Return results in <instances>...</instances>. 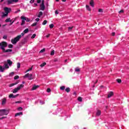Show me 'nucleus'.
<instances>
[{"label": "nucleus", "instance_id": "f257e3e1", "mask_svg": "<svg viewBox=\"0 0 129 129\" xmlns=\"http://www.w3.org/2000/svg\"><path fill=\"white\" fill-rule=\"evenodd\" d=\"M24 35H25V33L24 32L22 33L21 35H19L17 37H16L15 38H14V39H12L11 43H12L13 45H16V44H17V43H18V42L20 41V40L21 39V38H22V36H24Z\"/></svg>", "mask_w": 129, "mask_h": 129}, {"label": "nucleus", "instance_id": "f03ea898", "mask_svg": "<svg viewBox=\"0 0 129 129\" xmlns=\"http://www.w3.org/2000/svg\"><path fill=\"white\" fill-rule=\"evenodd\" d=\"M0 46L1 49L3 50V51H5V49L6 47H8V42L5 41H2L1 43H0Z\"/></svg>", "mask_w": 129, "mask_h": 129}, {"label": "nucleus", "instance_id": "7ed1b4c3", "mask_svg": "<svg viewBox=\"0 0 129 129\" xmlns=\"http://www.w3.org/2000/svg\"><path fill=\"white\" fill-rule=\"evenodd\" d=\"M9 114V110L6 109H0V115L3 116V115H8Z\"/></svg>", "mask_w": 129, "mask_h": 129}, {"label": "nucleus", "instance_id": "20e7f679", "mask_svg": "<svg viewBox=\"0 0 129 129\" xmlns=\"http://www.w3.org/2000/svg\"><path fill=\"white\" fill-rule=\"evenodd\" d=\"M23 87H24V85L21 84L19 87H17V88H16L13 90V93H17V92H18L21 88H23Z\"/></svg>", "mask_w": 129, "mask_h": 129}, {"label": "nucleus", "instance_id": "39448f33", "mask_svg": "<svg viewBox=\"0 0 129 129\" xmlns=\"http://www.w3.org/2000/svg\"><path fill=\"white\" fill-rule=\"evenodd\" d=\"M26 77H28V80H32V79H34V78H33V74L28 73L26 74L24 76V78H26Z\"/></svg>", "mask_w": 129, "mask_h": 129}, {"label": "nucleus", "instance_id": "423d86ee", "mask_svg": "<svg viewBox=\"0 0 129 129\" xmlns=\"http://www.w3.org/2000/svg\"><path fill=\"white\" fill-rule=\"evenodd\" d=\"M4 11H5L6 13L9 14V13H10L12 11V9L8 7H5L4 8Z\"/></svg>", "mask_w": 129, "mask_h": 129}, {"label": "nucleus", "instance_id": "0eeeda50", "mask_svg": "<svg viewBox=\"0 0 129 129\" xmlns=\"http://www.w3.org/2000/svg\"><path fill=\"white\" fill-rule=\"evenodd\" d=\"M17 96H19V94H17L16 95H14L13 94H11L9 95V98H16Z\"/></svg>", "mask_w": 129, "mask_h": 129}, {"label": "nucleus", "instance_id": "6e6552de", "mask_svg": "<svg viewBox=\"0 0 129 129\" xmlns=\"http://www.w3.org/2000/svg\"><path fill=\"white\" fill-rule=\"evenodd\" d=\"M40 11H44L45 10V4H41L40 5Z\"/></svg>", "mask_w": 129, "mask_h": 129}, {"label": "nucleus", "instance_id": "1a4fd4ad", "mask_svg": "<svg viewBox=\"0 0 129 129\" xmlns=\"http://www.w3.org/2000/svg\"><path fill=\"white\" fill-rule=\"evenodd\" d=\"M111 96H113V92L111 91L109 92V93L108 94V98H110V97H111Z\"/></svg>", "mask_w": 129, "mask_h": 129}, {"label": "nucleus", "instance_id": "9d476101", "mask_svg": "<svg viewBox=\"0 0 129 129\" xmlns=\"http://www.w3.org/2000/svg\"><path fill=\"white\" fill-rule=\"evenodd\" d=\"M22 20H25L26 22H29L30 21V19L27 17H25L24 16L21 17Z\"/></svg>", "mask_w": 129, "mask_h": 129}, {"label": "nucleus", "instance_id": "9b49d317", "mask_svg": "<svg viewBox=\"0 0 129 129\" xmlns=\"http://www.w3.org/2000/svg\"><path fill=\"white\" fill-rule=\"evenodd\" d=\"M3 52L4 53H9V52H13L12 49H7L6 50V48L5 49V50H3Z\"/></svg>", "mask_w": 129, "mask_h": 129}, {"label": "nucleus", "instance_id": "f8f14e48", "mask_svg": "<svg viewBox=\"0 0 129 129\" xmlns=\"http://www.w3.org/2000/svg\"><path fill=\"white\" fill-rule=\"evenodd\" d=\"M6 103H7V99L4 98L2 99V105H4Z\"/></svg>", "mask_w": 129, "mask_h": 129}, {"label": "nucleus", "instance_id": "ddd939ff", "mask_svg": "<svg viewBox=\"0 0 129 129\" xmlns=\"http://www.w3.org/2000/svg\"><path fill=\"white\" fill-rule=\"evenodd\" d=\"M90 6H91V7H92L93 8V7H94V1L93 0H91L90 2Z\"/></svg>", "mask_w": 129, "mask_h": 129}, {"label": "nucleus", "instance_id": "4468645a", "mask_svg": "<svg viewBox=\"0 0 129 129\" xmlns=\"http://www.w3.org/2000/svg\"><path fill=\"white\" fill-rule=\"evenodd\" d=\"M101 114V111H100V110H98L97 111V113H96V115L97 116H99V115H100Z\"/></svg>", "mask_w": 129, "mask_h": 129}, {"label": "nucleus", "instance_id": "2eb2a0df", "mask_svg": "<svg viewBox=\"0 0 129 129\" xmlns=\"http://www.w3.org/2000/svg\"><path fill=\"white\" fill-rule=\"evenodd\" d=\"M7 63L9 64V66L13 65V61H11V59L7 60Z\"/></svg>", "mask_w": 129, "mask_h": 129}, {"label": "nucleus", "instance_id": "dca6fc26", "mask_svg": "<svg viewBox=\"0 0 129 129\" xmlns=\"http://www.w3.org/2000/svg\"><path fill=\"white\" fill-rule=\"evenodd\" d=\"M19 83V82H17L15 83L11 84L9 85V87H12V86H15V85H17Z\"/></svg>", "mask_w": 129, "mask_h": 129}, {"label": "nucleus", "instance_id": "f3484780", "mask_svg": "<svg viewBox=\"0 0 129 129\" xmlns=\"http://www.w3.org/2000/svg\"><path fill=\"white\" fill-rule=\"evenodd\" d=\"M37 88H39V86L37 85V86H34L32 88V90H36V89H37Z\"/></svg>", "mask_w": 129, "mask_h": 129}, {"label": "nucleus", "instance_id": "a211bd4d", "mask_svg": "<svg viewBox=\"0 0 129 129\" xmlns=\"http://www.w3.org/2000/svg\"><path fill=\"white\" fill-rule=\"evenodd\" d=\"M23 115V112H18L16 114H15V116H19L20 115Z\"/></svg>", "mask_w": 129, "mask_h": 129}, {"label": "nucleus", "instance_id": "6ab92c4d", "mask_svg": "<svg viewBox=\"0 0 129 129\" xmlns=\"http://www.w3.org/2000/svg\"><path fill=\"white\" fill-rule=\"evenodd\" d=\"M5 68H3V66H0V71L1 72H4L5 71Z\"/></svg>", "mask_w": 129, "mask_h": 129}, {"label": "nucleus", "instance_id": "aec40b11", "mask_svg": "<svg viewBox=\"0 0 129 129\" xmlns=\"http://www.w3.org/2000/svg\"><path fill=\"white\" fill-rule=\"evenodd\" d=\"M41 16H43V12L42 11L39 12V14L38 15V18H41Z\"/></svg>", "mask_w": 129, "mask_h": 129}, {"label": "nucleus", "instance_id": "412c9836", "mask_svg": "<svg viewBox=\"0 0 129 129\" xmlns=\"http://www.w3.org/2000/svg\"><path fill=\"white\" fill-rule=\"evenodd\" d=\"M5 22L6 23H9V22H10V23H12V20H11V18H9L8 19H7L6 20H5Z\"/></svg>", "mask_w": 129, "mask_h": 129}, {"label": "nucleus", "instance_id": "4be33fe9", "mask_svg": "<svg viewBox=\"0 0 129 129\" xmlns=\"http://www.w3.org/2000/svg\"><path fill=\"white\" fill-rule=\"evenodd\" d=\"M23 33H24V34H27L29 33V29L27 28L25 30H24Z\"/></svg>", "mask_w": 129, "mask_h": 129}, {"label": "nucleus", "instance_id": "5701e85b", "mask_svg": "<svg viewBox=\"0 0 129 129\" xmlns=\"http://www.w3.org/2000/svg\"><path fill=\"white\" fill-rule=\"evenodd\" d=\"M4 68H5V69H9V68H10V67L9 66V64H8V63H5Z\"/></svg>", "mask_w": 129, "mask_h": 129}, {"label": "nucleus", "instance_id": "b1692460", "mask_svg": "<svg viewBox=\"0 0 129 129\" xmlns=\"http://www.w3.org/2000/svg\"><path fill=\"white\" fill-rule=\"evenodd\" d=\"M13 0H8L7 3L8 5H11V4H13Z\"/></svg>", "mask_w": 129, "mask_h": 129}, {"label": "nucleus", "instance_id": "393cba45", "mask_svg": "<svg viewBox=\"0 0 129 129\" xmlns=\"http://www.w3.org/2000/svg\"><path fill=\"white\" fill-rule=\"evenodd\" d=\"M86 7L87 10H88V11H91V9L90 8V7H89V6L86 5Z\"/></svg>", "mask_w": 129, "mask_h": 129}, {"label": "nucleus", "instance_id": "a878e982", "mask_svg": "<svg viewBox=\"0 0 129 129\" xmlns=\"http://www.w3.org/2000/svg\"><path fill=\"white\" fill-rule=\"evenodd\" d=\"M47 64V63L45 62L42 63L41 64H40V67H44V66H45V65Z\"/></svg>", "mask_w": 129, "mask_h": 129}, {"label": "nucleus", "instance_id": "bb28decb", "mask_svg": "<svg viewBox=\"0 0 129 129\" xmlns=\"http://www.w3.org/2000/svg\"><path fill=\"white\" fill-rule=\"evenodd\" d=\"M76 72H80V69H79L78 67H77L75 69Z\"/></svg>", "mask_w": 129, "mask_h": 129}, {"label": "nucleus", "instance_id": "cd10ccee", "mask_svg": "<svg viewBox=\"0 0 129 129\" xmlns=\"http://www.w3.org/2000/svg\"><path fill=\"white\" fill-rule=\"evenodd\" d=\"M66 92H68V93L70 92V88H67L66 89Z\"/></svg>", "mask_w": 129, "mask_h": 129}, {"label": "nucleus", "instance_id": "c85d7f7f", "mask_svg": "<svg viewBox=\"0 0 129 129\" xmlns=\"http://www.w3.org/2000/svg\"><path fill=\"white\" fill-rule=\"evenodd\" d=\"M54 54H55V50H52L51 51L50 55L51 56H53V55H54Z\"/></svg>", "mask_w": 129, "mask_h": 129}, {"label": "nucleus", "instance_id": "c756f323", "mask_svg": "<svg viewBox=\"0 0 129 129\" xmlns=\"http://www.w3.org/2000/svg\"><path fill=\"white\" fill-rule=\"evenodd\" d=\"M78 100L79 101H80V102H82V97H79L78 98Z\"/></svg>", "mask_w": 129, "mask_h": 129}, {"label": "nucleus", "instance_id": "7c9ffc66", "mask_svg": "<svg viewBox=\"0 0 129 129\" xmlns=\"http://www.w3.org/2000/svg\"><path fill=\"white\" fill-rule=\"evenodd\" d=\"M8 48H14V45H13V44H9Z\"/></svg>", "mask_w": 129, "mask_h": 129}, {"label": "nucleus", "instance_id": "2f4dec72", "mask_svg": "<svg viewBox=\"0 0 129 129\" xmlns=\"http://www.w3.org/2000/svg\"><path fill=\"white\" fill-rule=\"evenodd\" d=\"M45 51H46V49L43 48L42 49H41L40 50V51L39 52V53H44V52H45Z\"/></svg>", "mask_w": 129, "mask_h": 129}, {"label": "nucleus", "instance_id": "473e14b6", "mask_svg": "<svg viewBox=\"0 0 129 129\" xmlns=\"http://www.w3.org/2000/svg\"><path fill=\"white\" fill-rule=\"evenodd\" d=\"M49 28L50 29H53V28H54V24H51L49 25Z\"/></svg>", "mask_w": 129, "mask_h": 129}, {"label": "nucleus", "instance_id": "72a5a7b5", "mask_svg": "<svg viewBox=\"0 0 129 129\" xmlns=\"http://www.w3.org/2000/svg\"><path fill=\"white\" fill-rule=\"evenodd\" d=\"M60 90H65V86H62L60 87Z\"/></svg>", "mask_w": 129, "mask_h": 129}, {"label": "nucleus", "instance_id": "f704fd0d", "mask_svg": "<svg viewBox=\"0 0 129 129\" xmlns=\"http://www.w3.org/2000/svg\"><path fill=\"white\" fill-rule=\"evenodd\" d=\"M20 78V77L19 76H15L14 77L15 80H16V79H19Z\"/></svg>", "mask_w": 129, "mask_h": 129}, {"label": "nucleus", "instance_id": "c9c22d12", "mask_svg": "<svg viewBox=\"0 0 129 129\" xmlns=\"http://www.w3.org/2000/svg\"><path fill=\"white\" fill-rule=\"evenodd\" d=\"M33 69V67H32L31 68H29L28 70H27L26 72V73L27 72H29V71H31V70H32Z\"/></svg>", "mask_w": 129, "mask_h": 129}, {"label": "nucleus", "instance_id": "e433bc0d", "mask_svg": "<svg viewBox=\"0 0 129 129\" xmlns=\"http://www.w3.org/2000/svg\"><path fill=\"white\" fill-rule=\"evenodd\" d=\"M117 82H118V83H121V80L118 79L116 80Z\"/></svg>", "mask_w": 129, "mask_h": 129}, {"label": "nucleus", "instance_id": "4c0bfd02", "mask_svg": "<svg viewBox=\"0 0 129 129\" xmlns=\"http://www.w3.org/2000/svg\"><path fill=\"white\" fill-rule=\"evenodd\" d=\"M25 21H26V20L22 19V22L21 23V26H23V25H25Z\"/></svg>", "mask_w": 129, "mask_h": 129}, {"label": "nucleus", "instance_id": "58836bf2", "mask_svg": "<svg viewBox=\"0 0 129 129\" xmlns=\"http://www.w3.org/2000/svg\"><path fill=\"white\" fill-rule=\"evenodd\" d=\"M9 15V13H4L3 15V17H7L8 15Z\"/></svg>", "mask_w": 129, "mask_h": 129}, {"label": "nucleus", "instance_id": "ea45409f", "mask_svg": "<svg viewBox=\"0 0 129 129\" xmlns=\"http://www.w3.org/2000/svg\"><path fill=\"white\" fill-rule=\"evenodd\" d=\"M35 26H37V22H35L33 24L31 25L32 27H35Z\"/></svg>", "mask_w": 129, "mask_h": 129}, {"label": "nucleus", "instance_id": "a19ab883", "mask_svg": "<svg viewBox=\"0 0 129 129\" xmlns=\"http://www.w3.org/2000/svg\"><path fill=\"white\" fill-rule=\"evenodd\" d=\"M21 68V63L20 62H18L17 63V68Z\"/></svg>", "mask_w": 129, "mask_h": 129}, {"label": "nucleus", "instance_id": "79ce46f5", "mask_svg": "<svg viewBox=\"0 0 129 129\" xmlns=\"http://www.w3.org/2000/svg\"><path fill=\"white\" fill-rule=\"evenodd\" d=\"M123 13H124L123 10H121L120 11H119V14H123Z\"/></svg>", "mask_w": 129, "mask_h": 129}, {"label": "nucleus", "instance_id": "37998d69", "mask_svg": "<svg viewBox=\"0 0 129 129\" xmlns=\"http://www.w3.org/2000/svg\"><path fill=\"white\" fill-rule=\"evenodd\" d=\"M47 24V20H44L42 23V25H45Z\"/></svg>", "mask_w": 129, "mask_h": 129}, {"label": "nucleus", "instance_id": "c03bdc74", "mask_svg": "<svg viewBox=\"0 0 129 129\" xmlns=\"http://www.w3.org/2000/svg\"><path fill=\"white\" fill-rule=\"evenodd\" d=\"M3 39H4V40H7V39H8V36L7 35H4L3 36Z\"/></svg>", "mask_w": 129, "mask_h": 129}, {"label": "nucleus", "instance_id": "a18cd8bd", "mask_svg": "<svg viewBox=\"0 0 129 129\" xmlns=\"http://www.w3.org/2000/svg\"><path fill=\"white\" fill-rule=\"evenodd\" d=\"M36 37V34H33V35L31 36V39H34V38Z\"/></svg>", "mask_w": 129, "mask_h": 129}, {"label": "nucleus", "instance_id": "49530a36", "mask_svg": "<svg viewBox=\"0 0 129 129\" xmlns=\"http://www.w3.org/2000/svg\"><path fill=\"white\" fill-rule=\"evenodd\" d=\"M98 12L99 13H103V10H102V9H99Z\"/></svg>", "mask_w": 129, "mask_h": 129}, {"label": "nucleus", "instance_id": "de8ad7c7", "mask_svg": "<svg viewBox=\"0 0 129 129\" xmlns=\"http://www.w3.org/2000/svg\"><path fill=\"white\" fill-rule=\"evenodd\" d=\"M47 92H51V89H50V88H48L47 89Z\"/></svg>", "mask_w": 129, "mask_h": 129}, {"label": "nucleus", "instance_id": "09e8293b", "mask_svg": "<svg viewBox=\"0 0 129 129\" xmlns=\"http://www.w3.org/2000/svg\"><path fill=\"white\" fill-rule=\"evenodd\" d=\"M18 110H20V111L23 110V108H22L21 107H19V108H18Z\"/></svg>", "mask_w": 129, "mask_h": 129}, {"label": "nucleus", "instance_id": "8fccbe9b", "mask_svg": "<svg viewBox=\"0 0 129 129\" xmlns=\"http://www.w3.org/2000/svg\"><path fill=\"white\" fill-rule=\"evenodd\" d=\"M35 2V0H31L30 1V4H33V3H34Z\"/></svg>", "mask_w": 129, "mask_h": 129}, {"label": "nucleus", "instance_id": "3c124183", "mask_svg": "<svg viewBox=\"0 0 129 129\" xmlns=\"http://www.w3.org/2000/svg\"><path fill=\"white\" fill-rule=\"evenodd\" d=\"M72 29H73V26L68 27V30H72Z\"/></svg>", "mask_w": 129, "mask_h": 129}, {"label": "nucleus", "instance_id": "603ef678", "mask_svg": "<svg viewBox=\"0 0 129 129\" xmlns=\"http://www.w3.org/2000/svg\"><path fill=\"white\" fill-rule=\"evenodd\" d=\"M15 103H22V102L21 101H18L15 102Z\"/></svg>", "mask_w": 129, "mask_h": 129}, {"label": "nucleus", "instance_id": "864d4df0", "mask_svg": "<svg viewBox=\"0 0 129 129\" xmlns=\"http://www.w3.org/2000/svg\"><path fill=\"white\" fill-rule=\"evenodd\" d=\"M12 1L14 3H18V2H19V0H12Z\"/></svg>", "mask_w": 129, "mask_h": 129}, {"label": "nucleus", "instance_id": "5fc2aeb1", "mask_svg": "<svg viewBox=\"0 0 129 129\" xmlns=\"http://www.w3.org/2000/svg\"><path fill=\"white\" fill-rule=\"evenodd\" d=\"M55 14L56 15H58V14H59V12H58V11L56 10V11H55Z\"/></svg>", "mask_w": 129, "mask_h": 129}, {"label": "nucleus", "instance_id": "6e6d98bb", "mask_svg": "<svg viewBox=\"0 0 129 129\" xmlns=\"http://www.w3.org/2000/svg\"><path fill=\"white\" fill-rule=\"evenodd\" d=\"M35 21H36V22H39L40 21V19L39 18H36L35 19Z\"/></svg>", "mask_w": 129, "mask_h": 129}, {"label": "nucleus", "instance_id": "4d7b16f0", "mask_svg": "<svg viewBox=\"0 0 129 129\" xmlns=\"http://www.w3.org/2000/svg\"><path fill=\"white\" fill-rule=\"evenodd\" d=\"M4 118H7V116L2 117L0 118V119H4Z\"/></svg>", "mask_w": 129, "mask_h": 129}, {"label": "nucleus", "instance_id": "13d9d810", "mask_svg": "<svg viewBox=\"0 0 129 129\" xmlns=\"http://www.w3.org/2000/svg\"><path fill=\"white\" fill-rule=\"evenodd\" d=\"M111 35H112V36H115V32H112L111 33Z\"/></svg>", "mask_w": 129, "mask_h": 129}, {"label": "nucleus", "instance_id": "bf43d9fd", "mask_svg": "<svg viewBox=\"0 0 129 129\" xmlns=\"http://www.w3.org/2000/svg\"><path fill=\"white\" fill-rule=\"evenodd\" d=\"M41 3V0H37V4H40Z\"/></svg>", "mask_w": 129, "mask_h": 129}, {"label": "nucleus", "instance_id": "052dcab7", "mask_svg": "<svg viewBox=\"0 0 129 129\" xmlns=\"http://www.w3.org/2000/svg\"><path fill=\"white\" fill-rule=\"evenodd\" d=\"M46 38H49V37H50V34L46 35Z\"/></svg>", "mask_w": 129, "mask_h": 129}, {"label": "nucleus", "instance_id": "680f3d73", "mask_svg": "<svg viewBox=\"0 0 129 129\" xmlns=\"http://www.w3.org/2000/svg\"><path fill=\"white\" fill-rule=\"evenodd\" d=\"M34 6H35L36 7H37L38 4L37 3H34Z\"/></svg>", "mask_w": 129, "mask_h": 129}, {"label": "nucleus", "instance_id": "e2e57ef3", "mask_svg": "<svg viewBox=\"0 0 129 129\" xmlns=\"http://www.w3.org/2000/svg\"><path fill=\"white\" fill-rule=\"evenodd\" d=\"M14 22H15V21H13V22L10 24V25H13V24H14Z\"/></svg>", "mask_w": 129, "mask_h": 129}, {"label": "nucleus", "instance_id": "0e129e2a", "mask_svg": "<svg viewBox=\"0 0 129 129\" xmlns=\"http://www.w3.org/2000/svg\"><path fill=\"white\" fill-rule=\"evenodd\" d=\"M44 3H45V1L42 0V3H41V4H43V5H44Z\"/></svg>", "mask_w": 129, "mask_h": 129}, {"label": "nucleus", "instance_id": "69168bd1", "mask_svg": "<svg viewBox=\"0 0 129 129\" xmlns=\"http://www.w3.org/2000/svg\"><path fill=\"white\" fill-rule=\"evenodd\" d=\"M54 61V62H57V61H58V59H55Z\"/></svg>", "mask_w": 129, "mask_h": 129}, {"label": "nucleus", "instance_id": "338daca9", "mask_svg": "<svg viewBox=\"0 0 129 129\" xmlns=\"http://www.w3.org/2000/svg\"><path fill=\"white\" fill-rule=\"evenodd\" d=\"M61 1H62V2H66L67 0H61Z\"/></svg>", "mask_w": 129, "mask_h": 129}, {"label": "nucleus", "instance_id": "774afa93", "mask_svg": "<svg viewBox=\"0 0 129 129\" xmlns=\"http://www.w3.org/2000/svg\"><path fill=\"white\" fill-rule=\"evenodd\" d=\"M11 74L14 75V72H12V73H11Z\"/></svg>", "mask_w": 129, "mask_h": 129}]
</instances>
